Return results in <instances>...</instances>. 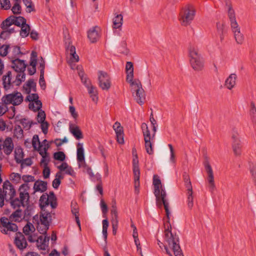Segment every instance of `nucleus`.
Listing matches in <instances>:
<instances>
[{"instance_id":"1","label":"nucleus","mask_w":256,"mask_h":256,"mask_svg":"<svg viewBox=\"0 0 256 256\" xmlns=\"http://www.w3.org/2000/svg\"><path fill=\"white\" fill-rule=\"evenodd\" d=\"M153 185L154 186V194L156 198V203L158 207L161 208L163 205L168 220L170 219V212L169 203L166 198V193L162 188L161 180L157 175L153 177Z\"/></svg>"},{"instance_id":"2","label":"nucleus","mask_w":256,"mask_h":256,"mask_svg":"<svg viewBox=\"0 0 256 256\" xmlns=\"http://www.w3.org/2000/svg\"><path fill=\"white\" fill-rule=\"evenodd\" d=\"M126 74V80L130 84L132 96L139 104H143L146 99V94L140 80L138 79L133 80L134 72Z\"/></svg>"},{"instance_id":"3","label":"nucleus","mask_w":256,"mask_h":256,"mask_svg":"<svg viewBox=\"0 0 256 256\" xmlns=\"http://www.w3.org/2000/svg\"><path fill=\"white\" fill-rule=\"evenodd\" d=\"M167 228L164 230L165 240L175 256H184L179 244V238L176 234L172 232V227L169 220H168Z\"/></svg>"},{"instance_id":"4","label":"nucleus","mask_w":256,"mask_h":256,"mask_svg":"<svg viewBox=\"0 0 256 256\" xmlns=\"http://www.w3.org/2000/svg\"><path fill=\"white\" fill-rule=\"evenodd\" d=\"M3 187L4 189L8 190H9L8 195L10 196V198L8 202H10L12 208L14 209H18L20 208V206H25V202H27L28 201H26V198H24V194L20 193V198H14L16 195V190L14 186L8 180L4 182Z\"/></svg>"},{"instance_id":"5","label":"nucleus","mask_w":256,"mask_h":256,"mask_svg":"<svg viewBox=\"0 0 256 256\" xmlns=\"http://www.w3.org/2000/svg\"><path fill=\"white\" fill-rule=\"evenodd\" d=\"M190 62L196 71H200L204 66V60L196 47L191 46L188 49Z\"/></svg>"},{"instance_id":"6","label":"nucleus","mask_w":256,"mask_h":256,"mask_svg":"<svg viewBox=\"0 0 256 256\" xmlns=\"http://www.w3.org/2000/svg\"><path fill=\"white\" fill-rule=\"evenodd\" d=\"M2 102H6V104L18 106L23 101V96L20 92H14L12 94L4 96L1 98Z\"/></svg>"},{"instance_id":"7","label":"nucleus","mask_w":256,"mask_h":256,"mask_svg":"<svg viewBox=\"0 0 256 256\" xmlns=\"http://www.w3.org/2000/svg\"><path fill=\"white\" fill-rule=\"evenodd\" d=\"M18 230L17 225L8 221V218L2 217L0 218V230L6 234H10V232H16Z\"/></svg>"},{"instance_id":"8","label":"nucleus","mask_w":256,"mask_h":256,"mask_svg":"<svg viewBox=\"0 0 256 256\" xmlns=\"http://www.w3.org/2000/svg\"><path fill=\"white\" fill-rule=\"evenodd\" d=\"M98 84L102 90H108L111 86L110 78L106 72L99 70L98 72Z\"/></svg>"},{"instance_id":"9","label":"nucleus","mask_w":256,"mask_h":256,"mask_svg":"<svg viewBox=\"0 0 256 256\" xmlns=\"http://www.w3.org/2000/svg\"><path fill=\"white\" fill-rule=\"evenodd\" d=\"M195 11L190 7H188L182 11L180 14L181 24L184 26L189 25L194 18Z\"/></svg>"},{"instance_id":"10","label":"nucleus","mask_w":256,"mask_h":256,"mask_svg":"<svg viewBox=\"0 0 256 256\" xmlns=\"http://www.w3.org/2000/svg\"><path fill=\"white\" fill-rule=\"evenodd\" d=\"M38 96L37 94H32L28 95L26 98V101L30 102L28 108L34 112L38 111L42 107V103L38 100Z\"/></svg>"},{"instance_id":"11","label":"nucleus","mask_w":256,"mask_h":256,"mask_svg":"<svg viewBox=\"0 0 256 256\" xmlns=\"http://www.w3.org/2000/svg\"><path fill=\"white\" fill-rule=\"evenodd\" d=\"M20 73L18 72L16 78L14 80L12 81V74L10 71H8L6 74L2 76V84L4 88L6 90H8L10 88L11 86H13V84L16 86V81L18 80H20Z\"/></svg>"},{"instance_id":"12","label":"nucleus","mask_w":256,"mask_h":256,"mask_svg":"<svg viewBox=\"0 0 256 256\" xmlns=\"http://www.w3.org/2000/svg\"><path fill=\"white\" fill-rule=\"evenodd\" d=\"M232 147L233 152L236 156H240L242 154V145L239 134L236 130H234L232 136Z\"/></svg>"},{"instance_id":"13","label":"nucleus","mask_w":256,"mask_h":256,"mask_svg":"<svg viewBox=\"0 0 256 256\" xmlns=\"http://www.w3.org/2000/svg\"><path fill=\"white\" fill-rule=\"evenodd\" d=\"M204 166L206 171L208 174V182L210 190L212 192L216 188L213 170L208 160L204 162Z\"/></svg>"},{"instance_id":"14","label":"nucleus","mask_w":256,"mask_h":256,"mask_svg":"<svg viewBox=\"0 0 256 256\" xmlns=\"http://www.w3.org/2000/svg\"><path fill=\"white\" fill-rule=\"evenodd\" d=\"M14 244L17 248L20 250H23L28 246L25 236L20 232L16 233Z\"/></svg>"},{"instance_id":"15","label":"nucleus","mask_w":256,"mask_h":256,"mask_svg":"<svg viewBox=\"0 0 256 256\" xmlns=\"http://www.w3.org/2000/svg\"><path fill=\"white\" fill-rule=\"evenodd\" d=\"M50 236L46 234L40 236L36 238V246L38 249L46 250L48 246Z\"/></svg>"},{"instance_id":"16","label":"nucleus","mask_w":256,"mask_h":256,"mask_svg":"<svg viewBox=\"0 0 256 256\" xmlns=\"http://www.w3.org/2000/svg\"><path fill=\"white\" fill-rule=\"evenodd\" d=\"M0 146L2 147V150L6 155L10 154L14 149V144L12 138L10 137H8L2 143L0 140Z\"/></svg>"},{"instance_id":"17","label":"nucleus","mask_w":256,"mask_h":256,"mask_svg":"<svg viewBox=\"0 0 256 256\" xmlns=\"http://www.w3.org/2000/svg\"><path fill=\"white\" fill-rule=\"evenodd\" d=\"M12 67L16 72H24L26 64L24 60L16 58L12 60Z\"/></svg>"},{"instance_id":"18","label":"nucleus","mask_w":256,"mask_h":256,"mask_svg":"<svg viewBox=\"0 0 256 256\" xmlns=\"http://www.w3.org/2000/svg\"><path fill=\"white\" fill-rule=\"evenodd\" d=\"M234 28H231L234 34V36L238 44H242L244 40V36L240 32V27L238 24L234 26Z\"/></svg>"},{"instance_id":"19","label":"nucleus","mask_w":256,"mask_h":256,"mask_svg":"<svg viewBox=\"0 0 256 256\" xmlns=\"http://www.w3.org/2000/svg\"><path fill=\"white\" fill-rule=\"evenodd\" d=\"M69 130L70 133L76 140H80L83 138L82 133L78 126L70 124Z\"/></svg>"},{"instance_id":"20","label":"nucleus","mask_w":256,"mask_h":256,"mask_svg":"<svg viewBox=\"0 0 256 256\" xmlns=\"http://www.w3.org/2000/svg\"><path fill=\"white\" fill-rule=\"evenodd\" d=\"M99 28L95 26L90 30L88 32V37L90 40L91 42H96L99 38L98 30Z\"/></svg>"},{"instance_id":"21","label":"nucleus","mask_w":256,"mask_h":256,"mask_svg":"<svg viewBox=\"0 0 256 256\" xmlns=\"http://www.w3.org/2000/svg\"><path fill=\"white\" fill-rule=\"evenodd\" d=\"M48 183L46 182L38 180L35 182L34 185V192H44L47 190Z\"/></svg>"},{"instance_id":"22","label":"nucleus","mask_w":256,"mask_h":256,"mask_svg":"<svg viewBox=\"0 0 256 256\" xmlns=\"http://www.w3.org/2000/svg\"><path fill=\"white\" fill-rule=\"evenodd\" d=\"M226 5L228 6V16L230 22L231 28H234V26L238 25V24L236 21L234 10L232 9V6L230 4H228V2L226 3Z\"/></svg>"},{"instance_id":"23","label":"nucleus","mask_w":256,"mask_h":256,"mask_svg":"<svg viewBox=\"0 0 256 256\" xmlns=\"http://www.w3.org/2000/svg\"><path fill=\"white\" fill-rule=\"evenodd\" d=\"M52 220V216L48 211L42 212L40 216V222L44 224H50Z\"/></svg>"},{"instance_id":"24","label":"nucleus","mask_w":256,"mask_h":256,"mask_svg":"<svg viewBox=\"0 0 256 256\" xmlns=\"http://www.w3.org/2000/svg\"><path fill=\"white\" fill-rule=\"evenodd\" d=\"M216 29L218 34L220 36V40L222 42L224 38V34L226 33L227 28L224 23L216 22Z\"/></svg>"},{"instance_id":"25","label":"nucleus","mask_w":256,"mask_h":256,"mask_svg":"<svg viewBox=\"0 0 256 256\" xmlns=\"http://www.w3.org/2000/svg\"><path fill=\"white\" fill-rule=\"evenodd\" d=\"M236 75L235 74H230L225 81V86L229 90H232L236 84Z\"/></svg>"},{"instance_id":"26","label":"nucleus","mask_w":256,"mask_h":256,"mask_svg":"<svg viewBox=\"0 0 256 256\" xmlns=\"http://www.w3.org/2000/svg\"><path fill=\"white\" fill-rule=\"evenodd\" d=\"M48 196L47 193H44L40 197V206L41 210L44 212L46 210V208L48 206Z\"/></svg>"},{"instance_id":"27","label":"nucleus","mask_w":256,"mask_h":256,"mask_svg":"<svg viewBox=\"0 0 256 256\" xmlns=\"http://www.w3.org/2000/svg\"><path fill=\"white\" fill-rule=\"evenodd\" d=\"M77 160L79 162H84V149L81 143L77 144Z\"/></svg>"},{"instance_id":"28","label":"nucleus","mask_w":256,"mask_h":256,"mask_svg":"<svg viewBox=\"0 0 256 256\" xmlns=\"http://www.w3.org/2000/svg\"><path fill=\"white\" fill-rule=\"evenodd\" d=\"M123 23V16L121 14H116L113 18L114 28H120L122 27Z\"/></svg>"},{"instance_id":"29","label":"nucleus","mask_w":256,"mask_h":256,"mask_svg":"<svg viewBox=\"0 0 256 256\" xmlns=\"http://www.w3.org/2000/svg\"><path fill=\"white\" fill-rule=\"evenodd\" d=\"M78 74L80 77L82 82L86 88L92 85L90 80L88 78L87 76L84 74L83 70H80L78 72Z\"/></svg>"},{"instance_id":"30","label":"nucleus","mask_w":256,"mask_h":256,"mask_svg":"<svg viewBox=\"0 0 256 256\" xmlns=\"http://www.w3.org/2000/svg\"><path fill=\"white\" fill-rule=\"evenodd\" d=\"M87 88L88 92L90 95V98H92V100L94 102H96L98 100L96 88L91 85L89 87Z\"/></svg>"},{"instance_id":"31","label":"nucleus","mask_w":256,"mask_h":256,"mask_svg":"<svg viewBox=\"0 0 256 256\" xmlns=\"http://www.w3.org/2000/svg\"><path fill=\"white\" fill-rule=\"evenodd\" d=\"M24 88H25L28 94H30V90L36 91V83L34 82L33 79L28 80L24 86Z\"/></svg>"},{"instance_id":"32","label":"nucleus","mask_w":256,"mask_h":256,"mask_svg":"<svg viewBox=\"0 0 256 256\" xmlns=\"http://www.w3.org/2000/svg\"><path fill=\"white\" fill-rule=\"evenodd\" d=\"M250 116L254 126H256V108L254 102L250 103Z\"/></svg>"},{"instance_id":"33","label":"nucleus","mask_w":256,"mask_h":256,"mask_svg":"<svg viewBox=\"0 0 256 256\" xmlns=\"http://www.w3.org/2000/svg\"><path fill=\"white\" fill-rule=\"evenodd\" d=\"M30 189V186L28 184H22L19 188L18 191L20 193H22L24 194H26L24 195V198H26V201H28L30 198L29 194L28 192V190Z\"/></svg>"},{"instance_id":"34","label":"nucleus","mask_w":256,"mask_h":256,"mask_svg":"<svg viewBox=\"0 0 256 256\" xmlns=\"http://www.w3.org/2000/svg\"><path fill=\"white\" fill-rule=\"evenodd\" d=\"M8 190H3L0 188V207L2 208L4 205V201L6 200V202H8L9 199H7L6 195L8 194Z\"/></svg>"},{"instance_id":"35","label":"nucleus","mask_w":256,"mask_h":256,"mask_svg":"<svg viewBox=\"0 0 256 256\" xmlns=\"http://www.w3.org/2000/svg\"><path fill=\"white\" fill-rule=\"evenodd\" d=\"M12 18L10 16L2 22L0 28L3 30H7L10 26L14 24V19Z\"/></svg>"},{"instance_id":"36","label":"nucleus","mask_w":256,"mask_h":256,"mask_svg":"<svg viewBox=\"0 0 256 256\" xmlns=\"http://www.w3.org/2000/svg\"><path fill=\"white\" fill-rule=\"evenodd\" d=\"M22 216V210L20 208L16 209L10 216L11 221L18 222Z\"/></svg>"},{"instance_id":"37","label":"nucleus","mask_w":256,"mask_h":256,"mask_svg":"<svg viewBox=\"0 0 256 256\" xmlns=\"http://www.w3.org/2000/svg\"><path fill=\"white\" fill-rule=\"evenodd\" d=\"M24 154L22 149L17 148L14 151V160L17 164H20L24 158Z\"/></svg>"},{"instance_id":"38","label":"nucleus","mask_w":256,"mask_h":256,"mask_svg":"<svg viewBox=\"0 0 256 256\" xmlns=\"http://www.w3.org/2000/svg\"><path fill=\"white\" fill-rule=\"evenodd\" d=\"M13 17L12 18L14 19V24L18 26H22V25L25 24L26 22V19L23 16H12Z\"/></svg>"},{"instance_id":"39","label":"nucleus","mask_w":256,"mask_h":256,"mask_svg":"<svg viewBox=\"0 0 256 256\" xmlns=\"http://www.w3.org/2000/svg\"><path fill=\"white\" fill-rule=\"evenodd\" d=\"M21 27V30L20 31V36L22 38H26L28 36L30 31V26L26 23L25 24L22 25Z\"/></svg>"},{"instance_id":"40","label":"nucleus","mask_w":256,"mask_h":256,"mask_svg":"<svg viewBox=\"0 0 256 256\" xmlns=\"http://www.w3.org/2000/svg\"><path fill=\"white\" fill-rule=\"evenodd\" d=\"M35 228L33 224L30 222H28L23 228V232L26 235H30L35 231Z\"/></svg>"},{"instance_id":"41","label":"nucleus","mask_w":256,"mask_h":256,"mask_svg":"<svg viewBox=\"0 0 256 256\" xmlns=\"http://www.w3.org/2000/svg\"><path fill=\"white\" fill-rule=\"evenodd\" d=\"M182 177L184 182V185L187 188V190H192V183L188 174L186 172H184L182 175Z\"/></svg>"},{"instance_id":"42","label":"nucleus","mask_w":256,"mask_h":256,"mask_svg":"<svg viewBox=\"0 0 256 256\" xmlns=\"http://www.w3.org/2000/svg\"><path fill=\"white\" fill-rule=\"evenodd\" d=\"M50 227V224H44L40 222L37 224L38 231L42 234H46Z\"/></svg>"},{"instance_id":"43","label":"nucleus","mask_w":256,"mask_h":256,"mask_svg":"<svg viewBox=\"0 0 256 256\" xmlns=\"http://www.w3.org/2000/svg\"><path fill=\"white\" fill-rule=\"evenodd\" d=\"M32 144L34 150H40V148L42 146L40 144L38 136L36 134L34 136L32 139Z\"/></svg>"},{"instance_id":"44","label":"nucleus","mask_w":256,"mask_h":256,"mask_svg":"<svg viewBox=\"0 0 256 256\" xmlns=\"http://www.w3.org/2000/svg\"><path fill=\"white\" fill-rule=\"evenodd\" d=\"M20 123L22 124L24 127V128L26 130H28L32 127V124H36V122H34L32 121L28 120L26 118H22L18 120Z\"/></svg>"},{"instance_id":"45","label":"nucleus","mask_w":256,"mask_h":256,"mask_svg":"<svg viewBox=\"0 0 256 256\" xmlns=\"http://www.w3.org/2000/svg\"><path fill=\"white\" fill-rule=\"evenodd\" d=\"M63 178V176H62L60 172L56 173V178L52 182V186L55 189H57L60 184V179Z\"/></svg>"},{"instance_id":"46","label":"nucleus","mask_w":256,"mask_h":256,"mask_svg":"<svg viewBox=\"0 0 256 256\" xmlns=\"http://www.w3.org/2000/svg\"><path fill=\"white\" fill-rule=\"evenodd\" d=\"M249 170L254 182L256 186V164L249 162Z\"/></svg>"},{"instance_id":"47","label":"nucleus","mask_w":256,"mask_h":256,"mask_svg":"<svg viewBox=\"0 0 256 256\" xmlns=\"http://www.w3.org/2000/svg\"><path fill=\"white\" fill-rule=\"evenodd\" d=\"M49 148V146L48 144L46 146H45L44 150V152L40 150L39 151V154L42 156V159L41 160L40 163H44L46 162H48L49 160H46V158L48 157V152L47 150Z\"/></svg>"},{"instance_id":"48","label":"nucleus","mask_w":256,"mask_h":256,"mask_svg":"<svg viewBox=\"0 0 256 256\" xmlns=\"http://www.w3.org/2000/svg\"><path fill=\"white\" fill-rule=\"evenodd\" d=\"M20 172H22V170L26 166H30L32 164V161L30 158H26L25 159H22L21 160V162H20Z\"/></svg>"},{"instance_id":"49","label":"nucleus","mask_w":256,"mask_h":256,"mask_svg":"<svg viewBox=\"0 0 256 256\" xmlns=\"http://www.w3.org/2000/svg\"><path fill=\"white\" fill-rule=\"evenodd\" d=\"M192 194H193L192 190H187L188 206L190 209H191L192 208L193 205H194V203H193L194 198L192 196Z\"/></svg>"},{"instance_id":"50","label":"nucleus","mask_w":256,"mask_h":256,"mask_svg":"<svg viewBox=\"0 0 256 256\" xmlns=\"http://www.w3.org/2000/svg\"><path fill=\"white\" fill-rule=\"evenodd\" d=\"M145 148L146 152L149 154H152L154 153L152 144L150 142V140H145Z\"/></svg>"},{"instance_id":"51","label":"nucleus","mask_w":256,"mask_h":256,"mask_svg":"<svg viewBox=\"0 0 256 256\" xmlns=\"http://www.w3.org/2000/svg\"><path fill=\"white\" fill-rule=\"evenodd\" d=\"M54 158L56 160L62 162L66 158V155L63 152H58L54 153Z\"/></svg>"},{"instance_id":"52","label":"nucleus","mask_w":256,"mask_h":256,"mask_svg":"<svg viewBox=\"0 0 256 256\" xmlns=\"http://www.w3.org/2000/svg\"><path fill=\"white\" fill-rule=\"evenodd\" d=\"M23 2L26 7V12H30L34 10V6L32 4V0H23Z\"/></svg>"},{"instance_id":"53","label":"nucleus","mask_w":256,"mask_h":256,"mask_svg":"<svg viewBox=\"0 0 256 256\" xmlns=\"http://www.w3.org/2000/svg\"><path fill=\"white\" fill-rule=\"evenodd\" d=\"M10 50V45L4 44L0 47V55L2 56H5L8 54V50Z\"/></svg>"},{"instance_id":"54","label":"nucleus","mask_w":256,"mask_h":256,"mask_svg":"<svg viewBox=\"0 0 256 256\" xmlns=\"http://www.w3.org/2000/svg\"><path fill=\"white\" fill-rule=\"evenodd\" d=\"M10 52H11L12 55L14 56H18L19 54H22L20 50V47L15 46H10Z\"/></svg>"},{"instance_id":"55","label":"nucleus","mask_w":256,"mask_h":256,"mask_svg":"<svg viewBox=\"0 0 256 256\" xmlns=\"http://www.w3.org/2000/svg\"><path fill=\"white\" fill-rule=\"evenodd\" d=\"M113 128L114 129L116 134L124 133L123 128L120 126V124L118 122L114 124Z\"/></svg>"},{"instance_id":"56","label":"nucleus","mask_w":256,"mask_h":256,"mask_svg":"<svg viewBox=\"0 0 256 256\" xmlns=\"http://www.w3.org/2000/svg\"><path fill=\"white\" fill-rule=\"evenodd\" d=\"M12 10L14 14H18L21 13V6L18 2H15L14 6L12 8Z\"/></svg>"},{"instance_id":"57","label":"nucleus","mask_w":256,"mask_h":256,"mask_svg":"<svg viewBox=\"0 0 256 256\" xmlns=\"http://www.w3.org/2000/svg\"><path fill=\"white\" fill-rule=\"evenodd\" d=\"M0 6L4 10H9L11 7L9 0H0Z\"/></svg>"},{"instance_id":"58","label":"nucleus","mask_w":256,"mask_h":256,"mask_svg":"<svg viewBox=\"0 0 256 256\" xmlns=\"http://www.w3.org/2000/svg\"><path fill=\"white\" fill-rule=\"evenodd\" d=\"M8 104H6V102L2 101L0 102V116H2L8 110Z\"/></svg>"},{"instance_id":"59","label":"nucleus","mask_w":256,"mask_h":256,"mask_svg":"<svg viewBox=\"0 0 256 256\" xmlns=\"http://www.w3.org/2000/svg\"><path fill=\"white\" fill-rule=\"evenodd\" d=\"M10 179L14 182L18 183L21 180V175L18 173L12 172L10 175Z\"/></svg>"},{"instance_id":"60","label":"nucleus","mask_w":256,"mask_h":256,"mask_svg":"<svg viewBox=\"0 0 256 256\" xmlns=\"http://www.w3.org/2000/svg\"><path fill=\"white\" fill-rule=\"evenodd\" d=\"M44 164V169L43 170V176L44 178H48L50 176V169L48 167V162H46Z\"/></svg>"},{"instance_id":"61","label":"nucleus","mask_w":256,"mask_h":256,"mask_svg":"<svg viewBox=\"0 0 256 256\" xmlns=\"http://www.w3.org/2000/svg\"><path fill=\"white\" fill-rule=\"evenodd\" d=\"M21 178L26 184H28L29 182L35 181L34 177L31 175H24L21 177Z\"/></svg>"},{"instance_id":"62","label":"nucleus","mask_w":256,"mask_h":256,"mask_svg":"<svg viewBox=\"0 0 256 256\" xmlns=\"http://www.w3.org/2000/svg\"><path fill=\"white\" fill-rule=\"evenodd\" d=\"M49 204L50 205L52 208H56L57 207V198H56L48 197Z\"/></svg>"},{"instance_id":"63","label":"nucleus","mask_w":256,"mask_h":256,"mask_svg":"<svg viewBox=\"0 0 256 256\" xmlns=\"http://www.w3.org/2000/svg\"><path fill=\"white\" fill-rule=\"evenodd\" d=\"M46 114L44 111L40 110L38 112V122H45Z\"/></svg>"},{"instance_id":"64","label":"nucleus","mask_w":256,"mask_h":256,"mask_svg":"<svg viewBox=\"0 0 256 256\" xmlns=\"http://www.w3.org/2000/svg\"><path fill=\"white\" fill-rule=\"evenodd\" d=\"M68 141L67 138L64 137L63 139L61 140L60 138H56L54 142L57 146H61L64 143H66Z\"/></svg>"}]
</instances>
